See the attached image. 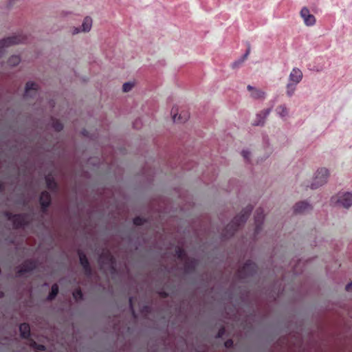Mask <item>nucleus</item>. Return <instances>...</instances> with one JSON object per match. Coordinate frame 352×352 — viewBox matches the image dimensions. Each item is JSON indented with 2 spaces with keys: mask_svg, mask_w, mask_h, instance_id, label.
I'll return each mask as SVG.
<instances>
[{
  "mask_svg": "<svg viewBox=\"0 0 352 352\" xmlns=\"http://www.w3.org/2000/svg\"><path fill=\"white\" fill-rule=\"evenodd\" d=\"M330 201L333 206L349 209L352 206V192H338L331 197Z\"/></svg>",
  "mask_w": 352,
  "mask_h": 352,
  "instance_id": "1",
  "label": "nucleus"
},
{
  "mask_svg": "<svg viewBox=\"0 0 352 352\" xmlns=\"http://www.w3.org/2000/svg\"><path fill=\"white\" fill-rule=\"evenodd\" d=\"M329 172L326 168H320L314 173L310 187L312 189H316L324 185L328 180Z\"/></svg>",
  "mask_w": 352,
  "mask_h": 352,
  "instance_id": "2",
  "label": "nucleus"
},
{
  "mask_svg": "<svg viewBox=\"0 0 352 352\" xmlns=\"http://www.w3.org/2000/svg\"><path fill=\"white\" fill-rule=\"evenodd\" d=\"M302 79L303 72L302 69L299 67H294L289 73L287 82L298 85Z\"/></svg>",
  "mask_w": 352,
  "mask_h": 352,
  "instance_id": "3",
  "label": "nucleus"
},
{
  "mask_svg": "<svg viewBox=\"0 0 352 352\" xmlns=\"http://www.w3.org/2000/svg\"><path fill=\"white\" fill-rule=\"evenodd\" d=\"M300 16L305 26L311 27L316 23V17L307 7H303L300 12Z\"/></svg>",
  "mask_w": 352,
  "mask_h": 352,
  "instance_id": "4",
  "label": "nucleus"
},
{
  "mask_svg": "<svg viewBox=\"0 0 352 352\" xmlns=\"http://www.w3.org/2000/svg\"><path fill=\"white\" fill-rule=\"evenodd\" d=\"M272 111V108H267L262 110L256 115V119L252 123L254 126H263L267 118Z\"/></svg>",
  "mask_w": 352,
  "mask_h": 352,
  "instance_id": "5",
  "label": "nucleus"
},
{
  "mask_svg": "<svg viewBox=\"0 0 352 352\" xmlns=\"http://www.w3.org/2000/svg\"><path fill=\"white\" fill-rule=\"evenodd\" d=\"M21 39L17 36H12L0 41V54L7 47L21 43Z\"/></svg>",
  "mask_w": 352,
  "mask_h": 352,
  "instance_id": "6",
  "label": "nucleus"
},
{
  "mask_svg": "<svg viewBox=\"0 0 352 352\" xmlns=\"http://www.w3.org/2000/svg\"><path fill=\"white\" fill-rule=\"evenodd\" d=\"M252 208L250 206H248L245 208H244L243 210V211L241 212V214L239 216H237L234 219V222L238 224L245 223L246 221L249 214L252 212Z\"/></svg>",
  "mask_w": 352,
  "mask_h": 352,
  "instance_id": "7",
  "label": "nucleus"
},
{
  "mask_svg": "<svg viewBox=\"0 0 352 352\" xmlns=\"http://www.w3.org/2000/svg\"><path fill=\"white\" fill-rule=\"evenodd\" d=\"M92 25V19L90 16H86L84 18L80 25L81 30L83 32V33H87L91 30Z\"/></svg>",
  "mask_w": 352,
  "mask_h": 352,
  "instance_id": "8",
  "label": "nucleus"
},
{
  "mask_svg": "<svg viewBox=\"0 0 352 352\" xmlns=\"http://www.w3.org/2000/svg\"><path fill=\"white\" fill-rule=\"evenodd\" d=\"M37 92V85L32 82H28L26 84L25 89V95L27 97H32L35 95Z\"/></svg>",
  "mask_w": 352,
  "mask_h": 352,
  "instance_id": "9",
  "label": "nucleus"
},
{
  "mask_svg": "<svg viewBox=\"0 0 352 352\" xmlns=\"http://www.w3.org/2000/svg\"><path fill=\"white\" fill-rule=\"evenodd\" d=\"M297 87L298 85L295 84L287 82L285 85V94L288 98H291L294 96L297 90Z\"/></svg>",
  "mask_w": 352,
  "mask_h": 352,
  "instance_id": "10",
  "label": "nucleus"
},
{
  "mask_svg": "<svg viewBox=\"0 0 352 352\" xmlns=\"http://www.w3.org/2000/svg\"><path fill=\"white\" fill-rule=\"evenodd\" d=\"M311 208V205L307 202H300L294 207V211L296 213H302L309 211Z\"/></svg>",
  "mask_w": 352,
  "mask_h": 352,
  "instance_id": "11",
  "label": "nucleus"
},
{
  "mask_svg": "<svg viewBox=\"0 0 352 352\" xmlns=\"http://www.w3.org/2000/svg\"><path fill=\"white\" fill-rule=\"evenodd\" d=\"M50 195L48 192H43L40 196V203L43 208H47L50 204Z\"/></svg>",
  "mask_w": 352,
  "mask_h": 352,
  "instance_id": "12",
  "label": "nucleus"
},
{
  "mask_svg": "<svg viewBox=\"0 0 352 352\" xmlns=\"http://www.w3.org/2000/svg\"><path fill=\"white\" fill-rule=\"evenodd\" d=\"M19 331L22 338H28L30 335V328L28 324H21L19 327Z\"/></svg>",
  "mask_w": 352,
  "mask_h": 352,
  "instance_id": "13",
  "label": "nucleus"
},
{
  "mask_svg": "<svg viewBox=\"0 0 352 352\" xmlns=\"http://www.w3.org/2000/svg\"><path fill=\"white\" fill-rule=\"evenodd\" d=\"M276 114L281 118H285L288 116V110L285 105H280L276 110Z\"/></svg>",
  "mask_w": 352,
  "mask_h": 352,
  "instance_id": "14",
  "label": "nucleus"
},
{
  "mask_svg": "<svg viewBox=\"0 0 352 352\" xmlns=\"http://www.w3.org/2000/svg\"><path fill=\"white\" fill-rule=\"evenodd\" d=\"M252 98L254 99H264L266 96V93L259 89H256L250 94Z\"/></svg>",
  "mask_w": 352,
  "mask_h": 352,
  "instance_id": "15",
  "label": "nucleus"
},
{
  "mask_svg": "<svg viewBox=\"0 0 352 352\" xmlns=\"http://www.w3.org/2000/svg\"><path fill=\"white\" fill-rule=\"evenodd\" d=\"M21 62V58L19 55H13L8 60V64L10 66H16Z\"/></svg>",
  "mask_w": 352,
  "mask_h": 352,
  "instance_id": "16",
  "label": "nucleus"
},
{
  "mask_svg": "<svg viewBox=\"0 0 352 352\" xmlns=\"http://www.w3.org/2000/svg\"><path fill=\"white\" fill-rule=\"evenodd\" d=\"M80 262L85 270L89 269V262L85 254H79Z\"/></svg>",
  "mask_w": 352,
  "mask_h": 352,
  "instance_id": "17",
  "label": "nucleus"
},
{
  "mask_svg": "<svg viewBox=\"0 0 352 352\" xmlns=\"http://www.w3.org/2000/svg\"><path fill=\"white\" fill-rule=\"evenodd\" d=\"M135 82L132 81L126 82L122 85V91L124 92L130 91L134 87Z\"/></svg>",
  "mask_w": 352,
  "mask_h": 352,
  "instance_id": "18",
  "label": "nucleus"
},
{
  "mask_svg": "<svg viewBox=\"0 0 352 352\" xmlns=\"http://www.w3.org/2000/svg\"><path fill=\"white\" fill-rule=\"evenodd\" d=\"M58 292V285H56V284L52 285L51 293L47 296V298L49 300L53 299L57 295Z\"/></svg>",
  "mask_w": 352,
  "mask_h": 352,
  "instance_id": "19",
  "label": "nucleus"
},
{
  "mask_svg": "<svg viewBox=\"0 0 352 352\" xmlns=\"http://www.w3.org/2000/svg\"><path fill=\"white\" fill-rule=\"evenodd\" d=\"M45 180H46L47 186L49 188L53 189L56 186V184L52 177L47 176V177H46Z\"/></svg>",
  "mask_w": 352,
  "mask_h": 352,
  "instance_id": "20",
  "label": "nucleus"
},
{
  "mask_svg": "<svg viewBox=\"0 0 352 352\" xmlns=\"http://www.w3.org/2000/svg\"><path fill=\"white\" fill-rule=\"evenodd\" d=\"M172 119L174 122H177L180 120V116H177V109H173L171 111Z\"/></svg>",
  "mask_w": 352,
  "mask_h": 352,
  "instance_id": "21",
  "label": "nucleus"
},
{
  "mask_svg": "<svg viewBox=\"0 0 352 352\" xmlns=\"http://www.w3.org/2000/svg\"><path fill=\"white\" fill-rule=\"evenodd\" d=\"M73 296L76 300H80L82 298V294L80 290H76L73 293Z\"/></svg>",
  "mask_w": 352,
  "mask_h": 352,
  "instance_id": "22",
  "label": "nucleus"
},
{
  "mask_svg": "<svg viewBox=\"0 0 352 352\" xmlns=\"http://www.w3.org/2000/svg\"><path fill=\"white\" fill-rule=\"evenodd\" d=\"M29 264H30V267L19 270V273L21 274L22 272H29L34 268L35 265L33 263H30Z\"/></svg>",
  "mask_w": 352,
  "mask_h": 352,
  "instance_id": "23",
  "label": "nucleus"
},
{
  "mask_svg": "<svg viewBox=\"0 0 352 352\" xmlns=\"http://www.w3.org/2000/svg\"><path fill=\"white\" fill-rule=\"evenodd\" d=\"M71 32H72V34L73 35H76V34H80V33H83V32L81 30L80 27H79V28H76V27L72 28V30H71Z\"/></svg>",
  "mask_w": 352,
  "mask_h": 352,
  "instance_id": "24",
  "label": "nucleus"
},
{
  "mask_svg": "<svg viewBox=\"0 0 352 352\" xmlns=\"http://www.w3.org/2000/svg\"><path fill=\"white\" fill-rule=\"evenodd\" d=\"M241 155L245 160H249L251 155V153L248 150H243L241 152Z\"/></svg>",
  "mask_w": 352,
  "mask_h": 352,
  "instance_id": "25",
  "label": "nucleus"
},
{
  "mask_svg": "<svg viewBox=\"0 0 352 352\" xmlns=\"http://www.w3.org/2000/svg\"><path fill=\"white\" fill-rule=\"evenodd\" d=\"M143 223V219L140 217H136L133 219V223L137 226H140Z\"/></svg>",
  "mask_w": 352,
  "mask_h": 352,
  "instance_id": "26",
  "label": "nucleus"
},
{
  "mask_svg": "<svg viewBox=\"0 0 352 352\" xmlns=\"http://www.w3.org/2000/svg\"><path fill=\"white\" fill-rule=\"evenodd\" d=\"M243 63V62L241 60V59L239 58L238 60L234 62L232 64V68H236L237 67H239L240 65H241Z\"/></svg>",
  "mask_w": 352,
  "mask_h": 352,
  "instance_id": "27",
  "label": "nucleus"
},
{
  "mask_svg": "<svg viewBox=\"0 0 352 352\" xmlns=\"http://www.w3.org/2000/svg\"><path fill=\"white\" fill-rule=\"evenodd\" d=\"M345 289L347 292L352 293V281L346 285Z\"/></svg>",
  "mask_w": 352,
  "mask_h": 352,
  "instance_id": "28",
  "label": "nucleus"
},
{
  "mask_svg": "<svg viewBox=\"0 0 352 352\" xmlns=\"http://www.w3.org/2000/svg\"><path fill=\"white\" fill-rule=\"evenodd\" d=\"M33 346L38 350H45V346H43L42 344H36L35 343H34Z\"/></svg>",
  "mask_w": 352,
  "mask_h": 352,
  "instance_id": "29",
  "label": "nucleus"
},
{
  "mask_svg": "<svg viewBox=\"0 0 352 352\" xmlns=\"http://www.w3.org/2000/svg\"><path fill=\"white\" fill-rule=\"evenodd\" d=\"M250 54V50H248L247 52L243 55V56L240 58L241 60L243 63V61L248 58Z\"/></svg>",
  "mask_w": 352,
  "mask_h": 352,
  "instance_id": "30",
  "label": "nucleus"
},
{
  "mask_svg": "<svg viewBox=\"0 0 352 352\" xmlns=\"http://www.w3.org/2000/svg\"><path fill=\"white\" fill-rule=\"evenodd\" d=\"M54 128L56 130V131H60L63 129V125L60 124H56L54 125Z\"/></svg>",
  "mask_w": 352,
  "mask_h": 352,
  "instance_id": "31",
  "label": "nucleus"
},
{
  "mask_svg": "<svg viewBox=\"0 0 352 352\" xmlns=\"http://www.w3.org/2000/svg\"><path fill=\"white\" fill-rule=\"evenodd\" d=\"M233 344V342L231 340H227L225 342L226 347H230Z\"/></svg>",
  "mask_w": 352,
  "mask_h": 352,
  "instance_id": "32",
  "label": "nucleus"
},
{
  "mask_svg": "<svg viewBox=\"0 0 352 352\" xmlns=\"http://www.w3.org/2000/svg\"><path fill=\"white\" fill-rule=\"evenodd\" d=\"M263 219V212H261V214H258V217L256 218V221H262Z\"/></svg>",
  "mask_w": 352,
  "mask_h": 352,
  "instance_id": "33",
  "label": "nucleus"
},
{
  "mask_svg": "<svg viewBox=\"0 0 352 352\" xmlns=\"http://www.w3.org/2000/svg\"><path fill=\"white\" fill-rule=\"evenodd\" d=\"M247 89H248V91H250V94H251V93H252V91H254V90H255L256 88V87H253V86H251V85H248V86H247Z\"/></svg>",
  "mask_w": 352,
  "mask_h": 352,
  "instance_id": "34",
  "label": "nucleus"
},
{
  "mask_svg": "<svg viewBox=\"0 0 352 352\" xmlns=\"http://www.w3.org/2000/svg\"><path fill=\"white\" fill-rule=\"evenodd\" d=\"M14 218H15L16 219H21V218H22V217H21V215H16V216H15V217H14Z\"/></svg>",
  "mask_w": 352,
  "mask_h": 352,
  "instance_id": "35",
  "label": "nucleus"
},
{
  "mask_svg": "<svg viewBox=\"0 0 352 352\" xmlns=\"http://www.w3.org/2000/svg\"><path fill=\"white\" fill-rule=\"evenodd\" d=\"M131 301H132V300L130 298V300H129L130 306H131V309H133V307H132V302H131ZM132 311H133V310H132Z\"/></svg>",
  "mask_w": 352,
  "mask_h": 352,
  "instance_id": "36",
  "label": "nucleus"
},
{
  "mask_svg": "<svg viewBox=\"0 0 352 352\" xmlns=\"http://www.w3.org/2000/svg\"><path fill=\"white\" fill-rule=\"evenodd\" d=\"M179 256H181V253L180 252H177Z\"/></svg>",
  "mask_w": 352,
  "mask_h": 352,
  "instance_id": "37",
  "label": "nucleus"
}]
</instances>
